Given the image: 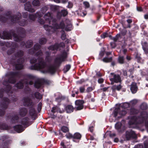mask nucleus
<instances>
[{
    "label": "nucleus",
    "instance_id": "obj_64",
    "mask_svg": "<svg viewBox=\"0 0 148 148\" xmlns=\"http://www.w3.org/2000/svg\"><path fill=\"white\" fill-rule=\"evenodd\" d=\"M114 141L115 142H117L119 141V139L118 138H116L114 139Z\"/></svg>",
    "mask_w": 148,
    "mask_h": 148
},
{
    "label": "nucleus",
    "instance_id": "obj_12",
    "mask_svg": "<svg viewBox=\"0 0 148 148\" xmlns=\"http://www.w3.org/2000/svg\"><path fill=\"white\" fill-rule=\"evenodd\" d=\"M35 77L31 75H29L27 79L23 81V83H25L26 84H29L32 85L33 84V81L35 80Z\"/></svg>",
    "mask_w": 148,
    "mask_h": 148
},
{
    "label": "nucleus",
    "instance_id": "obj_41",
    "mask_svg": "<svg viewBox=\"0 0 148 148\" xmlns=\"http://www.w3.org/2000/svg\"><path fill=\"white\" fill-rule=\"evenodd\" d=\"M118 36L119 35H117L114 37L112 38L111 36H110V37L113 40L114 42H116L119 38Z\"/></svg>",
    "mask_w": 148,
    "mask_h": 148
},
{
    "label": "nucleus",
    "instance_id": "obj_15",
    "mask_svg": "<svg viewBox=\"0 0 148 148\" xmlns=\"http://www.w3.org/2000/svg\"><path fill=\"white\" fill-rule=\"evenodd\" d=\"M135 136V132L132 130L127 131L126 133V137L127 140H129L131 137Z\"/></svg>",
    "mask_w": 148,
    "mask_h": 148
},
{
    "label": "nucleus",
    "instance_id": "obj_47",
    "mask_svg": "<svg viewBox=\"0 0 148 148\" xmlns=\"http://www.w3.org/2000/svg\"><path fill=\"white\" fill-rule=\"evenodd\" d=\"M93 89L94 88L92 87H89L87 88L86 90L87 92H89L92 91Z\"/></svg>",
    "mask_w": 148,
    "mask_h": 148
},
{
    "label": "nucleus",
    "instance_id": "obj_25",
    "mask_svg": "<svg viewBox=\"0 0 148 148\" xmlns=\"http://www.w3.org/2000/svg\"><path fill=\"white\" fill-rule=\"evenodd\" d=\"M29 119L27 118H25L23 119L21 121V123L23 125H25L28 122Z\"/></svg>",
    "mask_w": 148,
    "mask_h": 148
},
{
    "label": "nucleus",
    "instance_id": "obj_30",
    "mask_svg": "<svg viewBox=\"0 0 148 148\" xmlns=\"http://www.w3.org/2000/svg\"><path fill=\"white\" fill-rule=\"evenodd\" d=\"M61 130L63 132L65 133L69 131V128L65 126H62L61 128Z\"/></svg>",
    "mask_w": 148,
    "mask_h": 148
},
{
    "label": "nucleus",
    "instance_id": "obj_58",
    "mask_svg": "<svg viewBox=\"0 0 148 148\" xmlns=\"http://www.w3.org/2000/svg\"><path fill=\"white\" fill-rule=\"evenodd\" d=\"M116 136V134L115 133H111L110 134V136L111 137H114Z\"/></svg>",
    "mask_w": 148,
    "mask_h": 148
},
{
    "label": "nucleus",
    "instance_id": "obj_45",
    "mask_svg": "<svg viewBox=\"0 0 148 148\" xmlns=\"http://www.w3.org/2000/svg\"><path fill=\"white\" fill-rule=\"evenodd\" d=\"M4 101L5 102V107H7L8 103L9 102V99L7 98H5L4 99Z\"/></svg>",
    "mask_w": 148,
    "mask_h": 148
},
{
    "label": "nucleus",
    "instance_id": "obj_56",
    "mask_svg": "<svg viewBox=\"0 0 148 148\" xmlns=\"http://www.w3.org/2000/svg\"><path fill=\"white\" fill-rule=\"evenodd\" d=\"M103 82V79L102 78L99 79L98 80V82L99 83H101Z\"/></svg>",
    "mask_w": 148,
    "mask_h": 148
},
{
    "label": "nucleus",
    "instance_id": "obj_16",
    "mask_svg": "<svg viewBox=\"0 0 148 148\" xmlns=\"http://www.w3.org/2000/svg\"><path fill=\"white\" fill-rule=\"evenodd\" d=\"M130 90L133 93H136L138 90V87L136 83L133 82L130 85Z\"/></svg>",
    "mask_w": 148,
    "mask_h": 148
},
{
    "label": "nucleus",
    "instance_id": "obj_29",
    "mask_svg": "<svg viewBox=\"0 0 148 148\" xmlns=\"http://www.w3.org/2000/svg\"><path fill=\"white\" fill-rule=\"evenodd\" d=\"M32 4L34 6H39L40 5V3L38 0H34L33 1Z\"/></svg>",
    "mask_w": 148,
    "mask_h": 148
},
{
    "label": "nucleus",
    "instance_id": "obj_1",
    "mask_svg": "<svg viewBox=\"0 0 148 148\" xmlns=\"http://www.w3.org/2000/svg\"><path fill=\"white\" fill-rule=\"evenodd\" d=\"M42 16V14L40 13L37 12L36 14H31L29 15V17L30 20L32 21H34L36 18L38 17L39 18L38 22L41 24H43L46 23H49V24L52 23L53 26L49 25H44V27L46 30L49 32H53L52 31L53 29L51 28H49V27H50L51 28H53L54 25L56 24L54 23L53 20V17L52 15L49 12H48L44 16V18L45 20L44 21L43 20H42L40 18Z\"/></svg>",
    "mask_w": 148,
    "mask_h": 148
},
{
    "label": "nucleus",
    "instance_id": "obj_54",
    "mask_svg": "<svg viewBox=\"0 0 148 148\" xmlns=\"http://www.w3.org/2000/svg\"><path fill=\"white\" fill-rule=\"evenodd\" d=\"M110 45L112 47V48H114L116 46V44L114 42H111L110 43Z\"/></svg>",
    "mask_w": 148,
    "mask_h": 148
},
{
    "label": "nucleus",
    "instance_id": "obj_42",
    "mask_svg": "<svg viewBox=\"0 0 148 148\" xmlns=\"http://www.w3.org/2000/svg\"><path fill=\"white\" fill-rule=\"evenodd\" d=\"M32 45V43L31 41L29 42V44H28V42H27V43L26 44L25 46L27 48H29Z\"/></svg>",
    "mask_w": 148,
    "mask_h": 148
},
{
    "label": "nucleus",
    "instance_id": "obj_22",
    "mask_svg": "<svg viewBox=\"0 0 148 148\" xmlns=\"http://www.w3.org/2000/svg\"><path fill=\"white\" fill-rule=\"evenodd\" d=\"M43 83L41 81L38 80L36 82L34 86L37 88H39L41 87Z\"/></svg>",
    "mask_w": 148,
    "mask_h": 148
},
{
    "label": "nucleus",
    "instance_id": "obj_44",
    "mask_svg": "<svg viewBox=\"0 0 148 148\" xmlns=\"http://www.w3.org/2000/svg\"><path fill=\"white\" fill-rule=\"evenodd\" d=\"M79 90L80 92L81 93H83L84 92L85 90V86H82L80 87L79 88Z\"/></svg>",
    "mask_w": 148,
    "mask_h": 148
},
{
    "label": "nucleus",
    "instance_id": "obj_8",
    "mask_svg": "<svg viewBox=\"0 0 148 148\" xmlns=\"http://www.w3.org/2000/svg\"><path fill=\"white\" fill-rule=\"evenodd\" d=\"M126 113L125 109L123 110V107H120L119 108H116L114 110V116L116 117L118 116V118H119L125 115Z\"/></svg>",
    "mask_w": 148,
    "mask_h": 148
},
{
    "label": "nucleus",
    "instance_id": "obj_40",
    "mask_svg": "<svg viewBox=\"0 0 148 148\" xmlns=\"http://www.w3.org/2000/svg\"><path fill=\"white\" fill-rule=\"evenodd\" d=\"M48 7L47 6H46L43 8L42 9V12L43 14L46 12L48 10Z\"/></svg>",
    "mask_w": 148,
    "mask_h": 148
},
{
    "label": "nucleus",
    "instance_id": "obj_63",
    "mask_svg": "<svg viewBox=\"0 0 148 148\" xmlns=\"http://www.w3.org/2000/svg\"><path fill=\"white\" fill-rule=\"evenodd\" d=\"M126 59L127 60H131V58L130 56H127L126 57Z\"/></svg>",
    "mask_w": 148,
    "mask_h": 148
},
{
    "label": "nucleus",
    "instance_id": "obj_33",
    "mask_svg": "<svg viewBox=\"0 0 148 148\" xmlns=\"http://www.w3.org/2000/svg\"><path fill=\"white\" fill-rule=\"evenodd\" d=\"M13 36L14 37V40L16 41H18L20 40L21 39L19 36L15 34H13Z\"/></svg>",
    "mask_w": 148,
    "mask_h": 148
},
{
    "label": "nucleus",
    "instance_id": "obj_32",
    "mask_svg": "<svg viewBox=\"0 0 148 148\" xmlns=\"http://www.w3.org/2000/svg\"><path fill=\"white\" fill-rule=\"evenodd\" d=\"M118 61L120 64H123L124 62V57L123 56H119L118 58Z\"/></svg>",
    "mask_w": 148,
    "mask_h": 148
},
{
    "label": "nucleus",
    "instance_id": "obj_7",
    "mask_svg": "<svg viewBox=\"0 0 148 148\" xmlns=\"http://www.w3.org/2000/svg\"><path fill=\"white\" fill-rule=\"evenodd\" d=\"M109 78L112 85L114 83H117L121 82L122 80L120 75L114 73H111L109 76Z\"/></svg>",
    "mask_w": 148,
    "mask_h": 148
},
{
    "label": "nucleus",
    "instance_id": "obj_49",
    "mask_svg": "<svg viewBox=\"0 0 148 148\" xmlns=\"http://www.w3.org/2000/svg\"><path fill=\"white\" fill-rule=\"evenodd\" d=\"M84 4L86 8H88L89 7L90 5L88 2H84Z\"/></svg>",
    "mask_w": 148,
    "mask_h": 148
},
{
    "label": "nucleus",
    "instance_id": "obj_43",
    "mask_svg": "<svg viewBox=\"0 0 148 148\" xmlns=\"http://www.w3.org/2000/svg\"><path fill=\"white\" fill-rule=\"evenodd\" d=\"M67 14V11L65 10H63L61 11V14L63 16H66Z\"/></svg>",
    "mask_w": 148,
    "mask_h": 148
},
{
    "label": "nucleus",
    "instance_id": "obj_50",
    "mask_svg": "<svg viewBox=\"0 0 148 148\" xmlns=\"http://www.w3.org/2000/svg\"><path fill=\"white\" fill-rule=\"evenodd\" d=\"M104 51H101L99 54L100 58H101L104 56Z\"/></svg>",
    "mask_w": 148,
    "mask_h": 148
},
{
    "label": "nucleus",
    "instance_id": "obj_61",
    "mask_svg": "<svg viewBox=\"0 0 148 148\" xmlns=\"http://www.w3.org/2000/svg\"><path fill=\"white\" fill-rule=\"evenodd\" d=\"M127 22L128 23H130L132 22V21L131 19H128L127 20Z\"/></svg>",
    "mask_w": 148,
    "mask_h": 148
},
{
    "label": "nucleus",
    "instance_id": "obj_36",
    "mask_svg": "<svg viewBox=\"0 0 148 148\" xmlns=\"http://www.w3.org/2000/svg\"><path fill=\"white\" fill-rule=\"evenodd\" d=\"M140 107L142 109L145 110L147 108V106L146 103H143L141 105Z\"/></svg>",
    "mask_w": 148,
    "mask_h": 148
},
{
    "label": "nucleus",
    "instance_id": "obj_38",
    "mask_svg": "<svg viewBox=\"0 0 148 148\" xmlns=\"http://www.w3.org/2000/svg\"><path fill=\"white\" fill-rule=\"evenodd\" d=\"M121 126V123L120 122L116 123L115 125V127L116 129H120Z\"/></svg>",
    "mask_w": 148,
    "mask_h": 148
},
{
    "label": "nucleus",
    "instance_id": "obj_14",
    "mask_svg": "<svg viewBox=\"0 0 148 148\" xmlns=\"http://www.w3.org/2000/svg\"><path fill=\"white\" fill-rule=\"evenodd\" d=\"M23 102L24 105L25 106H28L31 105L32 102L31 99L28 97H24L23 99Z\"/></svg>",
    "mask_w": 148,
    "mask_h": 148
},
{
    "label": "nucleus",
    "instance_id": "obj_37",
    "mask_svg": "<svg viewBox=\"0 0 148 148\" xmlns=\"http://www.w3.org/2000/svg\"><path fill=\"white\" fill-rule=\"evenodd\" d=\"M71 68L70 65H66L64 68V71L65 72H66L68 71Z\"/></svg>",
    "mask_w": 148,
    "mask_h": 148
},
{
    "label": "nucleus",
    "instance_id": "obj_59",
    "mask_svg": "<svg viewBox=\"0 0 148 148\" xmlns=\"http://www.w3.org/2000/svg\"><path fill=\"white\" fill-rule=\"evenodd\" d=\"M18 119V116H16L13 118L12 119L14 121L15 120H17Z\"/></svg>",
    "mask_w": 148,
    "mask_h": 148
},
{
    "label": "nucleus",
    "instance_id": "obj_5",
    "mask_svg": "<svg viewBox=\"0 0 148 148\" xmlns=\"http://www.w3.org/2000/svg\"><path fill=\"white\" fill-rule=\"evenodd\" d=\"M147 117L148 114L145 111H143L140 117H137L135 116H133L131 120L129 122V123L130 125L140 124L147 119Z\"/></svg>",
    "mask_w": 148,
    "mask_h": 148
},
{
    "label": "nucleus",
    "instance_id": "obj_17",
    "mask_svg": "<svg viewBox=\"0 0 148 148\" xmlns=\"http://www.w3.org/2000/svg\"><path fill=\"white\" fill-rule=\"evenodd\" d=\"M25 9L31 12H34L35 10L34 9L31 8V6L29 2H27L25 4Z\"/></svg>",
    "mask_w": 148,
    "mask_h": 148
},
{
    "label": "nucleus",
    "instance_id": "obj_9",
    "mask_svg": "<svg viewBox=\"0 0 148 148\" xmlns=\"http://www.w3.org/2000/svg\"><path fill=\"white\" fill-rule=\"evenodd\" d=\"M68 53L67 52L64 51L59 57L57 58L55 60V63L57 65L60 64L62 62L64 61L67 57Z\"/></svg>",
    "mask_w": 148,
    "mask_h": 148
},
{
    "label": "nucleus",
    "instance_id": "obj_19",
    "mask_svg": "<svg viewBox=\"0 0 148 148\" xmlns=\"http://www.w3.org/2000/svg\"><path fill=\"white\" fill-rule=\"evenodd\" d=\"M1 38L3 39H9L11 38V35L7 32L4 33L3 36L1 37Z\"/></svg>",
    "mask_w": 148,
    "mask_h": 148
},
{
    "label": "nucleus",
    "instance_id": "obj_52",
    "mask_svg": "<svg viewBox=\"0 0 148 148\" xmlns=\"http://www.w3.org/2000/svg\"><path fill=\"white\" fill-rule=\"evenodd\" d=\"M51 7L52 10H55L58 9L59 7L55 5H52L51 6Z\"/></svg>",
    "mask_w": 148,
    "mask_h": 148
},
{
    "label": "nucleus",
    "instance_id": "obj_10",
    "mask_svg": "<svg viewBox=\"0 0 148 148\" xmlns=\"http://www.w3.org/2000/svg\"><path fill=\"white\" fill-rule=\"evenodd\" d=\"M21 14L18 13L17 15H15L13 17H11V21L13 23H17L19 22V20L21 17ZM19 24L21 26H23L26 25V22H23L22 23H19Z\"/></svg>",
    "mask_w": 148,
    "mask_h": 148
},
{
    "label": "nucleus",
    "instance_id": "obj_23",
    "mask_svg": "<svg viewBox=\"0 0 148 148\" xmlns=\"http://www.w3.org/2000/svg\"><path fill=\"white\" fill-rule=\"evenodd\" d=\"M122 88V86L121 84L118 85H114L112 87V89L114 90H120Z\"/></svg>",
    "mask_w": 148,
    "mask_h": 148
},
{
    "label": "nucleus",
    "instance_id": "obj_39",
    "mask_svg": "<svg viewBox=\"0 0 148 148\" xmlns=\"http://www.w3.org/2000/svg\"><path fill=\"white\" fill-rule=\"evenodd\" d=\"M138 111L134 109V108H132L131 110V114H136L138 113Z\"/></svg>",
    "mask_w": 148,
    "mask_h": 148
},
{
    "label": "nucleus",
    "instance_id": "obj_28",
    "mask_svg": "<svg viewBox=\"0 0 148 148\" xmlns=\"http://www.w3.org/2000/svg\"><path fill=\"white\" fill-rule=\"evenodd\" d=\"M81 137V134L78 133H76L74 134L73 135V137L74 138L79 139Z\"/></svg>",
    "mask_w": 148,
    "mask_h": 148
},
{
    "label": "nucleus",
    "instance_id": "obj_4",
    "mask_svg": "<svg viewBox=\"0 0 148 148\" xmlns=\"http://www.w3.org/2000/svg\"><path fill=\"white\" fill-rule=\"evenodd\" d=\"M40 46H39L38 44H36L34 46V51L33 52V53H36V55H37L36 57H37L38 60H36V59L35 58H32L30 60V62L31 63H34L35 62H37V63L35 64L34 66H31L30 69H32V67L35 66L36 64L40 63V61L41 59H42V60H43V59L41 57L42 55V53L41 51L40 50L38 51V50L40 49ZM32 54H33V53H32Z\"/></svg>",
    "mask_w": 148,
    "mask_h": 148
},
{
    "label": "nucleus",
    "instance_id": "obj_34",
    "mask_svg": "<svg viewBox=\"0 0 148 148\" xmlns=\"http://www.w3.org/2000/svg\"><path fill=\"white\" fill-rule=\"evenodd\" d=\"M46 41L47 40L45 38H41L39 40V42L41 44H45Z\"/></svg>",
    "mask_w": 148,
    "mask_h": 148
},
{
    "label": "nucleus",
    "instance_id": "obj_24",
    "mask_svg": "<svg viewBox=\"0 0 148 148\" xmlns=\"http://www.w3.org/2000/svg\"><path fill=\"white\" fill-rule=\"evenodd\" d=\"M29 114L33 118L34 117V116L35 115L36 111L33 108H31L29 110Z\"/></svg>",
    "mask_w": 148,
    "mask_h": 148
},
{
    "label": "nucleus",
    "instance_id": "obj_18",
    "mask_svg": "<svg viewBox=\"0 0 148 148\" xmlns=\"http://www.w3.org/2000/svg\"><path fill=\"white\" fill-rule=\"evenodd\" d=\"M65 110L67 113H70L73 111L74 108L71 105H68L66 107Z\"/></svg>",
    "mask_w": 148,
    "mask_h": 148
},
{
    "label": "nucleus",
    "instance_id": "obj_46",
    "mask_svg": "<svg viewBox=\"0 0 148 148\" xmlns=\"http://www.w3.org/2000/svg\"><path fill=\"white\" fill-rule=\"evenodd\" d=\"M66 136L67 138H71L73 137V136L70 133H68L66 134Z\"/></svg>",
    "mask_w": 148,
    "mask_h": 148
},
{
    "label": "nucleus",
    "instance_id": "obj_2",
    "mask_svg": "<svg viewBox=\"0 0 148 148\" xmlns=\"http://www.w3.org/2000/svg\"><path fill=\"white\" fill-rule=\"evenodd\" d=\"M35 70H41L42 72L44 73H49L51 74L54 73L56 71V68L54 66H47L46 63L41 59L40 63L36 64L35 66L32 68Z\"/></svg>",
    "mask_w": 148,
    "mask_h": 148
},
{
    "label": "nucleus",
    "instance_id": "obj_6",
    "mask_svg": "<svg viewBox=\"0 0 148 148\" xmlns=\"http://www.w3.org/2000/svg\"><path fill=\"white\" fill-rule=\"evenodd\" d=\"M23 55V52L21 51H19L18 52L16 55V59H17V62L16 63L14 64V65L15 66L16 68L17 69H21L23 67L22 64L23 62L24 59L21 58Z\"/></svg>",
    "mask_w": 148,
    "mask_h": 148
},
{
    "label": "nucleus",
    "instance_id": "obj_21",
    "mask_svg": "<svg viewBox=\"0 0 148 148\" xmlns=\"http://www.w3.org/2000/svg\"><path fill=\"white\" fill-rule=\"evenodd\" d=\"M27 112V110L25 108H23L20 110L19 112L20 114L22 116L25 115Z\"/></svg>",
    "mask_w": 148,
    "mask_h": 148
},
{
    "label": "nucleus",
    "instance_id": "obj_35",
    "mask_svg": "<svg viewBox=\"0 0 148 148\" xmlns=\"http://www.w3.org/2000/svg\"><path fill=\"white\" fill-rule=\"evenodd\" d=\"M23 86V82H20L16 84V87L19 88H21Z\"/></svg>",
    "mask_w": 148,
    "mask_h": 148
},
{
    "label": "nucleus",
    "instance_id": "obj_11",
    "mask_svg": "<svg viewBox=\"0 0 148 148\" xmlns=\"http://www.w3.org/2000/svg\"><path fill=\"white\" fill-rule=\"evenodd\" d=\"M84 102L82 100H77L75 102V109L76 110H80L83 108V104Z\"/></svg>",
    "mask_w": 148,
    "mask_h": 148
},
{
    "label": "nucleus",
    "instance_id": "obj_60",
    "mask_svg": "<svg viewBox=\"0 0 148 148\" xmlns=\"http://www.w3.org/2000/svg\"><path fill=\"white\" fill-rule=\"evenodd\" d=\"M108 88L105 87V88H103L101 89V90H102L103 91H105L108 89Z\"/></svg>",
    "mask_w": 148,
    "mask_h": 148
},
{
    "label": "nucleus",
    "instance_id": "obj_53",
    "mask_svg": "<svg viewBox=\"0 0 148 148\" xmlns=\"http://www.w3.org/2000/svg\"><path fill=\"white\" fill-rule=\"evenodd\" d=\"M137 102L138 101L137 100L134 99L131 101V103L133 105H134L136 104Z\"/></svg>",
    "mask_w": 148,
    "mask_h": 148
},
{
    "label": "nucleus",
    "instance_id": "obj_48",
    "mask_svg": "<svg viewBox=\"0 0 148 148\" xmlns=\"http://www.w3.org/2000/svg\"><path fill=\"white\" fill-rule=\"evenodd\" d=\"M108 36V34L107 33H105L101 35V37L102 38H105L106 37H107Z\"/></svg>",
    "mask_w": 148,
    "mask_h": 148
},
{
    "label": "nucleus",
    "instance_id": "obj_13",
    "mask_svg": "<svg viewBox=\"0 0 148 148\" xmlns=\"http://www.w3.org/2000/svg\"><path fill=\"white\" fill-rule=\"evenodd\" d=\"M18 74L16 73H11L10 74V78L8 82L11 83H14L15 82V77L18 76Z\"/></svg>",
    "mask_w": 148,
    "mask_h": 148
},
{
    "label": "nucleus",
    "instance_id": "obj_55",
    "mask_svg": "<svg viewBox=\"0 0 148 148\" xmlns=\"http://www.w3.org/2000/svg\"><path fill=\"white\" fill-rule=\"evenodd\" d=\"M57 108L55 107H53L51 110V112L53 113L56 112V110Z\"/></svg>",
    "mask_w": 148,
    "mask_h": 148
},
{
    "label": "nucleus",
    "instance_id": "obj_27",
    "mask_svg": "<svg viewBox=\"0 0 148 148\" xmlns=\"http://www.w3.org/2000/svg\"><path fill=\"white\" fill-rule=\"evenodd\" d=\"M58 48V44H56L54 45L51 46L49 47V49L50 50H53L57 49Z\"/></svg>",
    "mask_w": 148,
    "mask_h": 148
},
{
    "label": "nucleus",
    "instance_id": "obj_57",
    "mask_svg": "<svg viewBox=\"0 0 148 148\" xmlns=\"http://www.w3.org/2000/svg\"><path fill=\"white\" fill-rule=\"evenodd\" d=\"M4 114V111L2 110H0V116H2Z\"/></svg>",
    "mask_w": 148,
    "mask_h": 148
},
{
    "label": "nucleus",
    "instance_id": "obj_51",
    "mask_svg": "<svg viewBox=\"0 0 148 148\" xmlns=\"http://www.w3.org/2000/svg\"><path fill=\"white\" fill-rule=\"evenodd\" d=\"M66 38V36L65 34L63 33L62 34L61 36V38L62 40H65Z\"/></svg>",
    "mask_w": 148,
    "mask_h": 148
},
{
    "label": "nucleus",
    "instance_id": "obj_26",
    "mask_svg": "<svg viewBox=\"0 0 148 148\" xmlns=\"http://www.w3.org/2000/svg\"><path fill=\"white\" fill-rule=\"evenodd\" d=\"M112 60V57L108 58L107 57H105L102 59V61L105 62H111Z\"/></svg>",
    "mask_w": 148,
    "mask_h": 148
},
{
    "label": "nucleus",
    "instance_id": "obj_62",
    "mask_svg": "<svg viewBox=\"0 0 148 148\" xmlns=\"http://www.w3.org/2000/svg\"><path fill=\"white\" fill-rule=\"evenodd\" d=\"M137 10L138 11H141L142 10V8L141 7H138L137 8Z\"/></svg>",
    "mask_w": 148,
    "mask_h": 148
},
{
    "label": "nucleus",
    "instance_id": "obj_3",
    "mask_svg": "<svg viewBox=\"0 0 148 148\" xmlns=\"http://www.w3.org/2000/svg\"><path fill=\"white\" fill-rule=\"evenodd\" d=\"M72 27V25L71 22L68 20H66L64 22L62 21L58 25V24H55L53 28H51L50 27L49 28H51L53 29L52 31L55 32L56 30L59 29H65L66 31H70L71 30Z\"/></svg>",
    "mask_w": 148,
    "mask_h": 148
},
{
    "label": "nucleus",
    "instance_id": "obj_31",
    "mask_svg": "<svg viewBox=\"0 0 148 148\" xmlns=\"http://www.w3.org/2000/svg\"><path fill=\"white\" fill-rule=\"evenodd\" d=\"M35 97L38 99H40L42 98V95L39 92H36L35 94Z\"/></svg>",
    "mask_w": 148,
    "mask_h": 148
},
{
    "label": "nucleus",
    "instance_id": "obj_20",
    "mask_svg": "<svg viewBox=\"0 0 148 148\" xmlns=\"http://www.w3.org/2000/svg\"><path fill=\"white\" fill-rule=\"evenodd\" d=\"M14 130L18 133H20L23 131V127L20 125H17L14 127Z\"/></svg>",
    "mask_w": 148,
    "mask_h": 148
}]
</instances>
